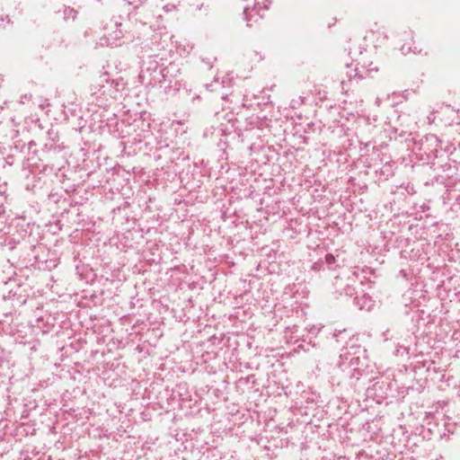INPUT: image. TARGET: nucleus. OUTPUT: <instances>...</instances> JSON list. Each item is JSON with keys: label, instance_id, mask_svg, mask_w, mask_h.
Instances as JSON below:
<instances>
[{"label": "nucleus", "instance_id": "nucleus-9", "mask_svg": "<svg viewBox=\"0 0 460 460\" xmlns=\"http://www.w3.org/2000/svg\"><path fill=\"white\" fill-rule=\"evenodd\" d=\"M402 53L406 54V53L411 51V48L406 49L405 46H402Z\"/></svg>", "mask_w": 460, "mask_h": 460}, {"label": "nucleus", "instance_id": "nucleus-5", "mask_svg": "<svg viewBox=\"0 0 460 460\" xmlns=\"http://www.w3.org/2000/svg\"><path fill=\"white\" fill-rule=\"evenodd\" d=\"M65 18L75 19L76 16V11L74 8L67 7L64 10Z\"/></svg>", "mask_w": 460, "mask_h": 460}, {"label": "nucleus", "instance_id": "nucleus-7", "mask_svg": "<svg viewBox=\"0 0 460 460\" xmlns=\"http://www.w3.org/2000/svg\"><path fill=\"white\" fill-rule=\"evenodd\" d=\"M324 260L325 262L329 265H332L336 261L334 255L332 253L326 254Z\"/></svg>", "mask_w": 460, "mask_h": 460}, {"label": "nucleus", "instance_id": "nucleus-6", "mask_svg": "<svg viewBox=\"0 0 460 460\" xmlns=\"http://www.w3.org/2000/svg\"><path fill=\"white\" fill-rule=\"evenodd\" d=\"M366 68L369 76H372L373 74L377 73L379 70L378 67L372 62Z\"/></svg>", "mask_w": 460, "mask_h": 460}, {"label": "nucleus", "instance_id": "nucleus-4", "mask_svg": "<svg viewBox=\"0 0 460 460\" xmlns=\"http://www.w3.org/2000/svg\"><path fill=\"white\" fill-rule=\"evenodd\" d=\"M116 91H123L126 88V83L123 78H117L111 82Z\"/></svg>", "mask_w": 460, "mask_h": 460}, {"label": "nucleus", "instance_id": "nucleus-2", "mask_svg": "<svg viewBox=\"0 0 460 460\" xmlns=\"http://www.w3.org/2000/svg\"><path fill=\"white\" fill-rule=\"evenodd\" d=\"M348 367L349 368L350 376L358 379L363 371L364 364L359 357H354L350 358Z\"/></svg>", "mask_w": 460, "mask_h": 460}, {"label": "nucleus", "instance_id": "nucleus-10", "mask_svg": "<svg viewBox=\"0 0 460 460\" xmlns=\"http://www.w3.org/2000/svg\"><path fill=\"white\" fill-rule=\"evenodd\" d=\"M319 268H320V267H319L318 263H314V264L312 266V269H313V270H319Z\"/></svg>", "mask_w": 460, "mask_h": 460}, {"label": "nucleus", "instance_id": "nucleus-3", "mask_svg": "<svg viewBox=\"0 0 460 460\" xmlns=\"http://www.w3.org/2000/svg\"><path fill=\"white\" fill-rule=\"evenodd\" d=\"M110 83L108 73H102L95 84L93 85L92 91L94 94L101 93L105 84Z\"/></svg>", "mask_w": 460, "mask_h": 460}, {"label": "nucleus", "instance_id": "nucleus-1", "mask_svg": "<svg viewBox=\"0 0 460 460\" xmlns=\"http://www.w3.org/2000/svg\"><path fill=\"white\" fill-rule=\"evenodd\" d=\"M268 7L269 4L267 2L261 4L259 0H255L254 5L252 8L250 6H245L243 8V15L247 22V26L252 27L253 23H257L262 17L260 12L261 10L268 9Z\"/></svg>", "mask_w": 460, "mask_h": 460}, {"label": "nucleus", "instance_id": "nucleus-8", "mask_svg": "<svg viewBox=\"0 0 460 460\" xmlns=\"http://www.w3.org/2000/svg\"><path fill=\"white\" fill-rule=\"evenodd\" d=\"M177 8V6L173 4H165L164 7H163V10L165 12V13H169V12H173L175 11Z\"/></svg>", "mask_w": 460, "mask_h": 460}]
</instances>
